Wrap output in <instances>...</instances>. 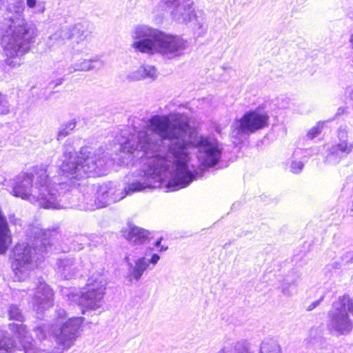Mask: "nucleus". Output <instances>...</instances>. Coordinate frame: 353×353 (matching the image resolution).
Returning <instances> with one entry per match:
<instances>
[{
	"instance_id": "42",
	"label": "nucleus",
	"mask_w": 353,
	"mask_h": 353,
	"mask_svg": "<svg viewBox=\"0 0 353 353\" xmlns=\"http://www.w3.org/2000/svg\"><path fill=\"white\" fill-rule=\"evenodd\" d=\"M219 353H225V349L221 350Z\"/></svg>"
},
{
	"instance_id": "1",
	"label": "nucleus",
	"mask_w": 353,
	"mask_h": 353,
	"mask_svg": "<svg viewBox=\"0 0 353 353\" xmlns=\"http://www.w3.org/2000/svg\"><path fill=\"white\" fill-rule=\"evenodd\" d=\"M142 131L158 142L156 164L163 181L170 177L169 191L186 188L196 179L199 172L190 163L192 150L197 149L198 161L206 168L214 166L221 159L219 142L212 137L194 136L188 117L183 114L154 115Z\"/></svg>"
},
{
	"instance_id": "17",
	"label": "nucleus",
	"mask_w": 353,
	"mask_h": 353,
	"mask_svg": "<svg viewBox=\"0 0 353 353\" xmlns=\"http://www.w3.org/2000/svg\"><path fill=\"white\" fill-rule=\"evenodd\" d=\"M193 0H180L177 7L171 11L172 19L179 23L187 24L196 19Z\"/></svg>"
},
{
	"instance_id": "8",
	"label": "nucleus",
	"mask_w": 353,
	"mask_h": 353,
	"mask_svg": "<svg viewBox=\"0 0 353 353\" xmlns=\"http://www.w3.org/2000/svg\"><path fill=\"white\" fill-rule=\"evenodd\" d=\"M84 320L83 317H70L65 323L50 326L43 324L34 329L36 337L39 341L46 339L50 334L56 339L59 345L69 348L78 337L79 330Z\"/></svg>"
},
{
	"instance_id": "45",
	"label": "nucleus",
	"mask_w": 353,
	"mask_h": 353,
	"mask_svg": "<svg viewBox=\"0 0 353 353\" xmlns=\"http://www.w3.org/2000/svg\"><path fill=\"white\" fill-rule=\"evenodd\" d=\"M353 261V257H352V256H351V261Z\"/></svg>"
},
{
	"instance_id": "15",
	"label": "nucleus",
	"mask_w": 353,
	"mask_h": 353,
	"mask_svg": "<svg viewBox=\"0 0 353 353\" xmlns=\"http://www.w3.org/2000/svg\"><path fill=\"white\" fill-rule=\"evenodd\" d=\"M83 261L81 258H65L57 263V272L65 280L83 276Z\"/></svg>"
},
{
	"instance_id": "2",
	"label": "nucleus",
	"mask_w": 353,
	"mask_h": 353,
	"mask_svg": "<svg viewBox=\"0 0 353 353\" xmlns=\"http://www.w3.org/2000/svg\"><path fill=\"white\" fill-rule=\"evenodd\" d=\"M57 163L61 176L50 177L43 165L34 166L33 173L21 172L16 176L11 185L12 194L46 209L68 208L71 192L74 190L68 180L105 175L111 161L102 148L82 147L75 155L71 141L68 139Z\"/></svg>"
},
{
	"instance_id": "34",
	"label": "nucleus",
	"mask_w": 353,
	"mask_h": 353,
	"mask_svg": "<svg viewBox=\"0 0 353 353\" xmlns=\"http://www.w3.org/2000/svg\"><path fill=\"white\" fill-rule=\"evenodd\" d=\"M323 299V296H321L319 300L317 301H315L314 302H312L307 308V311H312L313 310L314 308H316L319 305V303L322 301V300Z\"/></svg>"
},
{
	"instance_id": "30",
	"label": "nucleus",
	"mask_w": 353,
	"mask_h": 353,
	"mask_svg": "<svg viewBox=\"0 0 353 353\" xmlns=\"http://www.w3.org/2000/svg\"><path fill=\"white\" fill-rule=\"evenodd\" d=\"M26 5L30 9H37V12L40 13H43L45 10L43 3L38 2L37 0H26Z\"/></svg>"
},
{
	"instance_id": "27",
	"label": "nucleus",
	"mask_w": 353,
	"mask_h": 353,
	"mask_svg": "<svg viewBox=\"0 0 353 353\" xmlns=\"http://www.w3.org/2000/svg\"><path fill=\"white\" fill-rule=\"evenodd\" d=\"M88 240L89 239L87 236H77L76 239L72 243L71 249H73L74 250H81L83 248L85 244H88L89 246H90L91 243L88 242Z\"/></svg>"
},
{
	"instance_id": "31",
	"label": "nucleus",
	"mask_w": 353,
	"mask_h": 353,
	"mask_svg": "<svg viewBox=\"0 0 353 353\" xmlns=\"http://www.w3.org/2000/svg\"><path fill=\"white\" fill-rule=\"evenodd\" d=\"M10 105L6 96L0 93V114H6L10 112Z\"/></svg>"
},
{
	"instance_id": "33",
	"label": "nucleus",
	"mask_w": 353,
	"mask_h": 353,
	"mask_svg": "<svg viewBox=\"0 0 353 353\" xmlns=\"http://www.w3.org/2000/svg\"><path fill=\"white\" fill-rule=\"evenodd\" d=\"M57 316L59 319L57 324H59L65 318L66 312L63 309H59L57 310Z\"/></svg>"
},
{
	"instance_id": "10",
	"label": "nucleus",
	"mask_w": 353,
	"mask_h": 353,
	"mask_svg": "<svg viewBox=\"0 0 353 353\" xmlns=\"http://www.w3.org/2000/svg\"><path fill=\"white\" fill-rule=\"evenodd\" d=\"M349 296H340L332 304L329 311L330 321L328 327L339 335H346L353 329V321L349 314Z\"/></svg>"
},
{
	"instance_id": "19",
	"label": "nucleus",
	"mask_w": 353,
	"mask_h": 353,
	"mask_svg": "<svg viewBox=\"0 0 353 353\" xmlns=\"http://www.w3.org/2000/svg\"><path fill=\"white\" fill-rule=\"evenodd\" d=\"M300 277L301 274L294 270L286 275L279 287L283 296L290 297L296 294V282Z\"/></svg>"
},
{
	"instance_id": "26",
	"label": "nucleus",
	"mask_w": 353,
	"mask_h": 353,
	"mask_svg": "<svg viewBox=\"0 0 353 353\" xmlns=\"http://www.w3.org/2000/svg\"><path fill=\"white\" fill-rule=\"evenodd\" d=\"M8 316L10 320H15L23 322L24 317L21 313V310L17 305H11L8 309Z\"/></svg>"
},
{
	"instance_id": "24",
	"label": "nucleus",
	"mask_w": 353,
	"mask_h": 353,
	"mask_svg": "<svg viewBox=\"0 0 353 353\" xmlns=\"http://www.w3.org/2000/svg\"><path fill=\"white\" fill-rule=\"evenodd\" d=\"M76 121L72 119L61 124L58 130L57 139L61 141L68 136L76 127Z\"/></svg>"
},
{
	"instance_id": "43",
	"label": "nucleus",
	"mask_w": 353,
	"mask_h": 353,
	"mask_svg": "<svg viewBox=\"0 0 353 353\" xmlns=\"http://www.w3.org/2000/svg\"><path fill=\"white\" fill-rule=\"evenodd\" d=\"M167 250V248H161V250Z\"/></svg>"
},
{
	"instance_id": "28",
	"label": "nucleus",
	"mask_w": 353,
	"mask_h": 353,
	"mask_svg": "<svg viewBox=\"0 0 353 353\" xmlns=\"http://www.w3.org/2000/svg\"><path fill=\"white\" fill-rule=\"evenodd\" d=\"M325 121H318L316 124L311 128L306 134L308 139L312 140L313 139L318 137L324 128Z\"/></svg>"
},
{
	"instance_id": "6",
	"label": "nucleus",
	"mask_w": 353,
	"mask_h": 353,
	"mask_svg": "<svg viewBox=\"0 0 353 353\" xmlns=\"http://www.w3.org/2000/svg\"><path fill=\"white\" fill-rule=\"evenodd\" d=\"M30 234L34 239L31 245L26 242L19 243L13 249L14 262L12 266L16 281H24L44 254L52 250V244L41 229L34 227L31 228Z\"/></svg>"
},
{
	"instance_id": "13",
	"label": "nucleus",
	"mask_w": 353,
	"mask_h": 353,
	"mask_svg": "<svg viewBox=\"0 0 353 353\" xmlns=\"http://www.w3.org/2000/svg\"><path fill=\"white\" fill-rule=\"evenodd\" d=\"M32 304L34 310L38 314L43 313L46 310L53 305V292L41 277L37 279L35 292L32 297Z\"/></svg>"
},
{
	"instance_id": "3",
	"label": "nucleus",
	"mask_w": 353,
	"mask_h": 353,
	"mask_svg": "<svg viewBox=\"0 0 353 353\" xmlns=\"http://www.w3.org/2000/svg\"><path fill=\"white\" fill-rule=\"evenodd\" d=\"M158 142L147 133L146 131L134 130L131 138L120 145L118 156V163L120 165H134L140 161L141 168L125 177V186L121 187L116 182L109 181L100 185L94 201H87L85 198L81 203H76L74 193L77 192L76 185L79 183L68 180V183L74 188L71 192L70 202L68 208H77L81 210L92 211L97 208L105 207L111 203H115L124 199L127 195L146 189L159 188L163 183V176L158 170L155 158L159 153ZM77 181V179H75Z\"/></svg>"
},
{
	"instance_id": "37",
	"label": "nucleus",
	"mask_w": 353,
	"mask_h": 353,
	"mask_svg": "<svg viewBox=\"0 0 353 353\" xmlns=\"http://www.w3.org/2000/svg\"><path fill=\"white\" fill-rule=\"evenodd\" d=\"M344 110L343 108H339L337 110L336 115H340L343 112Z\"/></svg>"
},
{
	"instance_id": "32",
	"label": "nucleus",
	"mask_w": 353,
	"mask_h": 353,
	"mask_svg": "<svg viewBox=\"0 0 353 353\" xmlns=\"http://www.w3.org/2000/svg\"><path fill=\"white\" fill-rule=\"evenodd\" d=\"M143 74L141 71V66H140L136 70L130 72L127 76V79L129 81H140V80L143 79Z\"/></svg>"
},
{
	"instance_id": "7",
	"label": "nucleus",
	"mask_w": 353,
	"mask_h": 353,
	"mask_svg": "<svg viewBox=\"0 0 353 353\" xmlns=\"http://www.w3.org/2000/svg\"><path fill=\"white\" fill-rule=\"evenodd\" d=\"M106 284L103 269H100L89 276L86 287L80 294L67 288H63L61 293L68 298V301L77 303L80 307L81 314H85L102 307Z\"/></svg>"
},
{
	"instance_id": "16",
	"label": "nucleus",
	"mask_w": 353,
	"mask_h": 353,
	"mask_svg": "<svg viewBox=\"0 0 353 353\" xmlns=\"http://www.w3.org/2000/svg\"><path fill=\"white\" fill-rule=\"evenodd\" d=\"M269 116L260 110L249 111L244 114V134L254 133L268 125Z\"/></svg>"
},
{
	"instance_id": "38",
	"label": "nucleus",
	"mask_w": 353,
	"mask_h": 353,
	"mask_svg": "<svg viewBox=\"0 0 353 353\" xmlns=\"http://www.w3.org/2000/svg\"><path fill=\"white\" fill-rule=\"evenodd\" d=\"M350 43L351 48L353 49V34H351V36L350 37Z\"/></svg>"
},
{
	"instance_id": "40",
	"label": "nucleus",
	"mask_w": 353,
	"mask_h": 353,
	"mask_svg": "<svg viewBox=\"0 0 353 353\" xmlns=\"http://www.w3.org/2000/svg\"><path fill=\"white\" fill-rule=\"evenodd\" d=\"M350 188V184H348V183L345 184V185H344L343 188V191L345 192V191H346V190H347V188Z\"/></svg>"
},
{
	"instance_id": "21",
	"label": "nucleus",
	"mask_w": 353,
	"mask_h": 353,
	"mask_svg": "<svg viewBox=\"0 0 353 353\" xmlns=\"http://www.w3.org/2000/svg\"><path fill=\"white\" fill-rule=\"evenodd\" d=\"M103 65V61L98 57L91 59H84L80 62L76 63L74 65L68 68V73L76 71H88L91 70H99Z\"/></svg>"
},
{
	"instance_id": "11",
	"label": "nucleus",
	"mask_w": 353,
	"mask_h": 353,
	"mask_svg": "<svg viewBox=\"0 0 353 353\" xmlns=\"http://www.w3.org/2000/svg\"><path fill=\"white\" fill-rule=\"evenodd\" d=\"M88 35L87 24L85 23H79L74 26L61 27L49 37L48 43L49 45L59 46L63 44L65 40L71 39L77 44H81L82 48H74V51L81 52L86 48L84 41L87 39Z\"/></svg>"
},
{
	"instance_id": "5",
	"label": "nucleus",
	"mask_w": 353,
	"mask_h": 353,
	"mask_svg": "<svg viewBox=\"0 0 353 353\" xmlns=\"http://www.w3.org/2000/svg\"><path fill=\"white\" fill-rule=\"evenodd\" d=\"M132 37L135 40L132 47L136 52L150 55L159 54L168 59L182 55L188 46V41L182 37L145 24L135 26Z\"/></svg>"
},
{
	"instance_id": "4",
	"label": "nucleus",
	"mask_w": 353,
	"mask_h": 353,
	"mask_svg": "<svg viewBox=\"0 0 353 353\" xmlns=\"http://www.w3.org/2000/svg\"><path fill=\"white\" fill-rule=\"evenodd\" d=\"M24 3L13 0L8 6L12 15L5 17L0 26V39L6 56L5 63L11 68L19 67L23 57L35 41L37 30L34 24L24 18Z\"/></svg>"
},
{
	"instance_id": "41",
	"label": "nucleus",
	"mask_w": 353,
	"mask_h": 353,
	"mask_svg": "<svg viewBox=\"0 0 353 353\" xmlns=\"http://www.w3.org/2000/svg\"><path fill=\"white\" fill-rule=\"evenodd\" d=\"M97 243H102L101 238H99V241H97Z\"/></svg>"
},
{
	"instance_id": "18",
	"label": "nucleus",
	"mask_w": 353,
	"mask_h": 353,
	"mask_svg": "<svg viewBox=\"0 0 353 353\" xmlns=\"http://www.w3.org/2000/svg\"><path fill=\"white\" fill-rule=\"evenodd\" d=\"M244 353H280V347L277 342L272 339L264 340L261 343L259 350L256 345H252L249 343L244 342Z\"/></svg>"
},
{
	"instance_id": "44",
	"label": "nucleus",
	"mask_w": 353,
	"mask_h": 353,
	"mask_svg": "<svg viewBox=\"0 0 353 353\" xmlns=\"http://www.w3.org/2000/svg\"><path fill=\"white\" fill-rule=\"evenodd\" d=\"M198 24H199V28H201V24L200 23V22H198Z\"/></svg>"
},
{
	"instance_id": "20",
	"label": "nucleus",
	"mask_w": 353,
	"mask_h": 353,
	"mask_svg": "<svg viewBox=\"0 0 353 353\" xmlns=\"http://www.w3.org/2000/svg\"><path fill=\"white\" fill-rule=\"evenodd\" d=\"M125 238L134 244H141L149 239L150 232L137 226H130L129 229L124 233Z\"/></svg>"
},
{
	"instance_id": "39",
	"label": "nucleus",
	"mask_w": 353,
	"mask_h": 353,
	"mask_svg": "<svg viewBox=\"0 0 353 353\" xmlns=\"http://www.w3.org/2000/svg\"><path fill=\"white\" fill-rule=\"evenodd\" d=\"M161 239H158L157 241H156V242L154 243V245L156 247H159L161 244Z\"/></svg>"
},
{
	"instance_id": "12",
	"label": "nucleus",
	"mask_w": 353,
	"mask_h": 353,
	"mask_svg": "<svg viewBox=\"0 0 353 353\" xmlns=\"http://www.w3.org/2000/svg\"><path fill=\"white\" fill-rule=\"evenodd\" d=\"M353 152V140L348 136L346 126H341L337 131V141L327 149L324 163L330 165H338Z\"/></svg>"
},
{
	"instance_id": "36",
	"label": "nucleus",
	"mask_w": 353,
	"mask_h": 353,
	"mask_svg": "<svg viewBox=\"0 0 353 353\" xmlns=\"http://www.w3.org/2000/svg\"><path fill=\"white\" fill-rule=\"evenodd\" d=\"M349 312L352 313L353 315V303L349 298Z\"/></svg>"
},
{
	"instance_id": "22",
	"label": "nucleus",
	"mask_w": 353,
	"mask_h": 353,
	"mask_svg": "<svg viewBox=\"0 0 353 353\" xmlns=\"http://www.w3.org/2000/svg\"><path fill=\"white\" fill-rule=\"evenodd\" d=\"M180 0H159L155 7L158 14L163 15L164 12H170L177 7Z\"/></svg>"
},
{
	"instance_id": "29",
	"label": "nucleus",
	"mask_w": 353,
	"mask_h": 353,
	"mask_svg": "<svg viewBox=\"0 0 353 353\" xmlns=\"http://www.w3.org/2000/svg\"><path fill=\"white\" fill-rule=\"evenodd\" d=\"M141 71L143 74V79H150L154 80L157 77V69L153 65H141Z\"/></svg>"
},
{
	"instance_id": "35",
	"label": "nucleus",
	"mask_w": 353,
	"mask_h": 353,
	"mask_svg": "<svg viewBox=\"0 0 353 353\" xmlns=\"http://www.w3.org/2000/svg\"><path fill=\"white\" fill-rule=\"evenodd\" d=\"M347 16L353 20V5L349 8L347 11Z\"/></svg>"
},
{
	"instance_id": "23",
	"label": "nucleus",
	"mask_w": 353,
	"mask_h": 353,
	"mask_svg": "<svg viewBox=\"0 0 353 353\" xmlns=\"http://www.w3.org/2000/svg\"><path fill=\"white\" fill-rule=\"evenodd\" d=\"M231 137L233 139V143L238 145L243 141V117L240 118L232 126Z\"/></svg>"
},
{
	"instance_id": "25",
	"label": "nucleus",
	"mask_w": 353,
	"mask_h": 353,
	"mask_svg": "<svg viewBox=\"0 0 353 353\" xmlns=\"http://www.w3.org/2000/svg\"><path fill=\"white\" fill-rule=\"evenodd\" d=\"M296 154V152H294L290 159H289L288 163L290 164L289 168L290 171L294 174H299L301 172L304 168V163L299 160H296L294 159V156Z\"/></svg>"
},
{
	"instance_id": "9",
	"label": "nucleus",
	"mask_w": 353,
	"mask_h": 353,
	"mask_svg": "<svg viewBox=\"0 0 353 353\" xmlns=\"http://www.w3.org/2000/svg\"><path fill=\"white\" fill-rule=\"evenodd\" d=\"M10 330L19 339L20 346L13 345L6 332L0 330V353H49L45 350L36 347L34 341L29 335L26 326L22 323H10Z\"/></svg>"
},
{
	"instance_id": "14",
	"label": "nucleus",
	"mask_w": 353,
	"mask_h": 353,
	"mask_svg": "<svg viewBox=\"0 0 353 353\" xmlns=\"http://www.w3.org/2000/svg\"><path fill=\"white\" fill-rule=\"evenodd\" d=\"M148 254L130 262L129 257H125V261L128 264V275L130 281H139L144 272L150 268V265H155L160 259V256L154 253L150 259L147 258Z\"/></svg>"
}]
</instances>
